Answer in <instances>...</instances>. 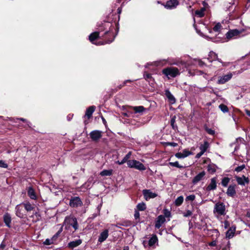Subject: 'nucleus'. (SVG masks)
<instances>
[{
    "mask_svg": "<svg viewBox=\"0 0 250 250\" xmlns=\"http://www.w3.org/2000/svg\"><path fill=\"white\" fill-rule=\"evenodd\" d=\"M219 108L224 113H226L229 111L228 107L224 104H221L219 105Z\"/></svg>",
    "mask_w": 250,
    "mask_h": 250,
    "instance_id": "32",
    "label": "nucleus"
},
{
    "mask_svg": "<svg viewBox=\"0 0 250 250\" xmlns=\"http://www.w3.org/2000/svg\"><path fill=\"white\" fill-rule=\"evenodd\" d=\"M65 229H69L71 226L76 230L78 229V224L76 218L72 216H68L65 218L63 225Z\"/></svg>",
    "mask_w": 250,
    "mask_h": 250,
    "instance_id": "3",
    "label": "nucleus"
},
{
    "mask_svg": "<svg viewBox=\"0 0 250 250\" xmlns=\"http://www.w3.org/2000/svg\"><path fill=\"white\" fill-rule=\"evenodd\" d=\"M245 167H246V166L245 165H244V164L242 165L241 166L236 167L235 168L234 171H236L237 172H239L241 171L242 170H243L245 168Z\"/></svg>",
    "mask_w": 250,
    "mask_h": 250,
    "instance_id": "39",
    "label": "nucleus"
},
{
    "mask_svg": "<svg viewBox=\"0 0 250 250\" xmlns=\"http://www.w3.org/2000/svg\"><path fill=\"white\" fill-rule=\"evenodd\" d=\"M221 28V24L220 23H217L213 28V30L215 32H218L220 31Z\"/></svg>",
    "mask_w": 250,
    "mask_h": 250,
    "instance_id": "33",
    "label": "nucleus"
},
{
    "mask_svg": "<svg viewBox=\"0 0 250 250\" xmlns=\"http://www.w3.org/2000/svg\"><path fill=\"white\" fill-rule=\"evenodd\" d=\"M208 245L212 247L215 246L216 245V241H212V242L208 243Z\"/></svg>",
    "mask_w": 250,
    "mask_h": 250,
    "instance_id": "59",
    "label": "nucleus"
},
{
    "mask_svg": "<svg viewBox=\"0 0 250 250\" xmlns=\"http://www.w3.org/2000/svg\"><path fill=\"white\" fill-rule=\"evenodd\" d=\"M227 244L226 247L224 248H223L222 250H229V246H230L229 241H227Z\"/></svg>",
    "mask_w": 250,
    "mask_h": 250,
    "instance_id": "58",
    "label": "nucleus"
},
{
    "mask_svg": "<svg viewBox=\"0 0 250 250\" xmlns=\"http://www.w3.org/2000/svg\"><path fill=\"white\" fill-rule=\"evenodd\" d=\"M178 0H169L167 1L164 5L165 8L168 9H172L175 8L179 5Z\"/></svg>",
    "mask_w": 250,
    "mask_h": 250,
    "instance_id": "9",
    "label": "nucleus"
},
{
    "mask_svg": "<svg viewBox=\"0 0 250 250\" xmlns=\"http://www.w3.org/2000/svg\"><path fill=\"white\" fill-rule=\"evenodd\" d=\"M183 201L184 197L182 196H180L176 199L174 203H182Z\"/></svg>",
    "mask_w": 250,
    "mask_h": 250,
    "instance_id": "44",
    "label": "nucleus"
},
{
    "mask_svg": "<svg viewBox=\"0 0 250 250\" xmlns=\"http://www.w3.org/2000/svg\"><path fill=\"white\" fill-rule=\"evenodd\" d=\"M234 178L236 180L237 184L242 186H245L246 184H248L250 182L249 178L246 177L244 175H243L241 177L235 176Z\"/></svg>",
    "mask_w": 250,
    "mask_h": 250,
    "instance_id": "8",
    "label": "nucleus"
},
{
    "mask_svg": "<svg viewBox=\"0 0 250 250\" xmlns=\"http://www.w3.org/2000/svg\"><path fill=\"white\" fill-rule=\"evenodd\" d=\"M0 167L6 168L8 167V165L3 160H0Z\"/></svg>",
    "mask_w": 250,
    "mask_h": 250,
    "instance_id": "45",
    "label": "nucleus"
},
{
    "mask_svg": "<svg viewBox=\"0 0 250 250\" xmlns=\"http://www.w3.org/2000/svg\"><path fill=\"white\" fill-rule=\"evenodd\" d=\"M196 74L197 75H201L202 74H204V73L202 71L199 70L196 71Z\"/></svg>",
    "mask_w": 250,
    "mask_h": 250,
    "instance_id": "61",
    "label": "nucleus"
},
{
    "mask_svg": "<svg viewBox=\"0 0 250 250\" xmlns=\"http://www.w3.org/2000/svg\"><path fill=\"white\" fill-rule=\"evenodd\" d=\"M175 156L178 159H183L185 158L182 152L177 153L175 154Z\"/></svg>",
    "mask_w": 250,
    "mask_h": 250,
    "instance_id": "46",
    "label": "nucleus"
},
{
    "mask_svg": "<svg viewBox=\"0 0 250 250\" xmlns=\"http://www.w3.org/2000/svg\"><path fill=\"white\" fill-rule=\"evenodd\" d=\"M230 181V179L228 177H224L223 178L221 184L223 187H227Z\"/></svg>",
    "mask_w": 250,
    "mask_h": 250,
    "instance_id": "30",
    "label": "nucleus"
},
{
    "mask_svg": "<svg viewBox=\"0 0 250 250\" xmlns=\"http://www.w3.org/2000/svg\"><path fill=\"white\" fill-rule=\"evenodd\" d=\"M114 27L109 22H104L103 24L102 28L99 29V32H95L89 36V41L97 45H103L105 43L112 42L116 36L114 34Z\"/></svg>",
    "mask_w": 250,
    "mask_h": 250,
    "instance_id": "1",
    "label": "nucleus"
},
{
    "mask_svg": "<svg viewBox=\"0 0 250 250\" xmlns=\"http://www.w3.org/2000/svg\"><path fill=\"white\" fill-rule=\"evenodd\" d=\"M230 145L231 146H235L234 152H235L238 149H239V146L238 145V144H237V143L236 142H235L234 143H232Z\"/></svg>",
    "mask_w": 250,
    "mask_h": 250,
    "instance_id": "52",
    "label": "nucleus"
},
{
    "mask_svg": "<svg viewBox=\"0 0 250 250\" xmlns=\"http://www.w3.org/2000/svg\"><path fill=\"white\" fill-rule=\"evenodd\" d=\"M82 243V241L81 239H78L73 241H71L68 244V247L73 249L74 248L80 245Z\"/></svg>",
    "mask_w": 250,
    "mask_h": 250,
    "instance_id": "20",
    "label": "nucleus"
},
{
    "mask_svg": "<svg viewBox=\"0 0 250 250\" xmlns=\"http://www.w3.org/2000/svg\"><path fill=\"white\" fill-rule=\"evenodd\" d=\"M84 188H90L92 186V180H90V179H88L87 182H86L83 185Z\"/></svg>",
    "mask_w": 250,
    "mask_h": 250,
    "instance_id": "38",
    "label": "nucleus"
},
{
    "mask_svg": "<svg viewBox=\"0 0 250 250\" xmlns=\"http://www.w3.org/2000/svg\"><path fill=\"white\" fill-rule=\"evenodd\" d=\"M209 146V143L207 141H204V144L200 145L199 148L202 152L205 153Z\"/></svg>",
    "mask_w": 250,
    "mask_h": 250,
    "instance_id": "25",
    "label": "nucleus"
},
{
    "mask_svg": "<svg viewBox=\"0 0 250 250\" xmlns=\"http://www.w3.org/2000/svg\"><path fill=\"white\" fill-rule=\"evenodd\" d=\"M165 95L167 97V98L168 99V101L171 103V104H174L176 102V100L173 95L171 93L170 91L168 89H166L165 91Z\"/></svg>",
    "mask_w": 250,
    "mask_h": 250,
    "instance_id": "19",
    "label": "nucleus"
},
{
    "mask_svg": "<svg viewBox=\"0 0 250 250\" xmlns=\"http://www.w3.org/2000/svg\"><path fill=\"white\" fill-rule=\"evenodd\" d=\"M213 212L216 217L226 214V208L224 204H215Z\"/></svg>",
    "mask_w": 250,
    "mask_h": 250,
    "instance_id": "7",
    "label": "nucleus"
},
{
    "mask_svg": "<svg viewBox=\"0 0 250 250\" xmlns=\"http://www.w3.org/2000/svg\"><path fill=\"white\" fill-rule=\"evenodd\" d=\"M133 109L136 113H142L145 110V108L143 106H134L133 107Z\"/></svg>",
    "mask_w": 250,
    "mask_h": 250,
    "instance_id": "26",
    "label": "nucleus"
},
{
    "mask_svg": "<svg viewBox=\"0 0 250 250\" xmlns=\"http://www.w3.org/2000/svg\"><path fill=\"white\" fill-rule=\"evenodd\" d=\"M62 228H63V226H62L61 227V228L58 231V232L55 234V236L57 237V238L58 237V236L60 235V233L62 232Z\"/></svg>",
    "mask_w": 250,
    "mask_h": 250,
    "instance_id": "54",
    "label": "nucleus"
},
{
    "mask_svg": "<svg viewBox=\"0 0 250 250\" xmlns=\"http://www.w3.org/2000/svg\"><path fill=\"white\" fill-rule=\"evenodd\" d=\"M57 239V237H56L55 235H54V236L50 239H52L53 242L54 243V242L56 241Z\"/></svg>",
    "mask_w": 250,
    "mask_h": 250,
    "instance_id": "63",
    "label": "nucleus"
},
{
    "mask_svg": "<svg viewBox=\"0 0 250 250\" xmlns=\"http://www.w3.org/2000/svg\"><path fill=\"white\" fill-rule=\"evenodd\" d=\"M205 11V8H202L201 9L199 10H196L195 12L196 15H197L198 17L201 18L204 16V12Z\"/></svg>",
    "mask_w": 250,
    "mask_h": 250,
    "instance_id": "28",
    "label": "nucleus"
},
{
    "mask_svg": "<svg viewBox=\"0 0 250 250\" xmlns=\"http://www.w3.org/2000/svg\"><path fill=\"white\" fill-rule=\"evenodd\" d=\"M53 243V242L52 239H46L45 240V241L44 242V244L46 245H49Z\"/></svg>",
    "mask_w": 250,
    "mask_h": 250,
    "instance_id": "47",
    "label": "nucleus"
},
{
    "mask_svg": "<svg viewBox=\"0 0 250 250\" xmlns=\"http://www.w3.org/2000/svg\"><path fill=\"white\" fill-rule=\"evenodd\" d=\"M146 209V204H138L136 210L138 211H143Z\"/></svg>",
    "mask_w": 250,
    "mask_h": 250,
    "instance_id": "35",
    "label": "nucleus"
},
{
    "mask_svg": "<svg viewBox=\"0 0 250 250\" xmlns=\"http://www.w3.org/2000/svg\"><path fill=\"white\" fill-rule=\"evenodd\" d=\"M112 169H105L100 172V175L102 176H110L112 174Z\"/></svg>",
    "mask_w": 250,
    "mask_h": 250,
    "instance_id": "27",
    "label": "nucleus"
},
{
    "mask_svg": "<svg viewBox=\"0 0 250 250\" xmlns=\"http://www.w3.org/2000/svg\"><path fill=\"white\" fill-rule=\"evenodd\" d=\"M250 34V27H247L240 29H233L228 31L226 34V37L228 39L236 38L237 37Z\"/></svg>",
    "mask_w": 250,
    "mask_h": 250,
    "instance_id": "2",
    "label": "nucleus"
},
{
    "mask_svg": "<svg viewBox=\"0 0 250 250\" xmlns=\"http://www.w3.org/2000/svg\"><path fill=\"white\" fill-rule=\"evenodd\" d=\"M203 5L204 6V8H205L208 6V4L207 3V2H206L205 1L203 2Z\"/></svg>",
    "mask_w": 250,
    "mask_h": 250,
    "instance_id": "62",
    "label": "nucleus"
},
{
    "mask_svg": "<svg viewBox=\"0 0 250 250\" xmlns=\"http://www.w3.org/2000/svg\"><path fill=\"white\" fill-rule=\"evenodd\" d=\"M102 132L100 130H93L90 134V137L93 141H97L102 137Z\"/></svg>",
    "mask_w": 250,
    "mask_h": 250,
    "instance_id": "12",
    "label": "nucleus"
},
{
    "mask_svg": "<svg viewBox=\"0 0 250 250\" xmlns=\"http://www.w3.org/2000/svg\"><path fill=\"white\" fill-rule=\"evenodd\" d=\"M206 130L209 134L210 135H213L215 133V131L210 128H207Z\"/></svg>",
    "mask_w": 250,
    "mask_h": 250,
    "instance_id": "49",
    "label": "nucleus"
},
{
    "mask_svg": "<svg viewBox=\"0 0 250 250\" xmlns=\"http://www.w3.org/2000/svg\"><path fill=\"white\" fill-rule=\"evenodd\" d=\"M24 208L27 211H30L34 208L33 204H24Z\"/></svg>",
    "mask_w": 250,
    "mask_h": 250,
    "instance_id": "42",
    "label": "nucleus"
},
{
    "mask_svg": "<svg viewBox=\"0 0 250 250\" xmlns=\"http://www.w3.org/2000/svg\"><path fill=\"white\" fill-rule=\"evenodd\" d=\"M236 230L235 226H231L226 232V238H231L233 237Z\"/></svg>",
    "mask_w": 250,
    "mask_h": 250,
    "instance_id": "22",
    "label": "nucleus"
},
{
    "mask_svg": "<svg viewBox=\"0 0 250 250\" xmlns=\"http://www.w3.org/2000/svg\"><path fill=\"white\" fill-rule=\"evenodd\" d=\"M165 221L166 219L164 216L162 215L158 216L155 222V228L157 229H159Z\"/></svg>",
    "mask_w": 250,
    "mask_h": 250,
    "instance_id": "14",
    "label": "nucleus"
},
{
    "mask_svg": "<svg viewBox=\"0 0 250 250\" xmlns=\"http://www.w3.org/2000/svg\"><path fill=\"white\" fill-rule=\"evenodd\" d=\"M5 247V245L3 243H2L0 245V249H3Z\"/></svg>",
    "mask_w": 250,
    "mask_h": 250,
    "instance_id": "64",
    "label": "nucleus"
},
{
    "mask_svg": "<svg viewBox=\"0 0 250 250\" xmlns=\"http://www.w3.org/2000/svg\"><path fill=\"white\" fill-rule=\"evenodd\" d=\"M108 236V230L107 229L104 230L102 232L98 238V241L100 243H102L104 241Z\"/></svg>",
    "mask_w": 250,
    "mask_h": 250,
    "instance_id": "15",
    "label": "nucleus"
},
{
    "mask_svg": "<svg viewBox=\"0 0 250 250\" xmlns=\"http://www.w3.org/2000/svg\"><path fill=\"white\" fill-rule=\"evenodd\" d=\"M169 165L170 166H172V167H178V168H183L184 167L182 166H181L179 164V163L178 161H176L175 162H169Z\"/></svg>",
    "mask_w": 250,
    "mask_h": 250,
    "instance_id": "34",
    "label": "nucleus"
},
{
    "mask_svg": "<svg viewBox=\"0 0 250 250\" xmlns=\"http://www.w3.org/2000/svg\"><path fill=\"white\" fill-rule=\"evenodd\" d=\"M182 153L185 158L192 154V152L187 149H184Z\"/></svg>",
    "mask_w": 250,
    "mask_h": 250,
    "instance_id": "37",
    "label": "nucleus"
},
{
    "mask_svg": "<svg viewBox=\"0 0 250 250\" xmlns=\"http://www.w3.org/2000/svg\"><path fill=\"white\" fill-rule=\"evenodd\" d=\"M27 194L28 196L32 199L35 200L37 198V195L35 190L32 187L27 188Z\"/></svg>",
    "mask_w": 250,
    "mask_h": 250,
    "instance_id": "18",
    "label": "nucleus"
},
{
    "mask_svg": "<svg viewBox=\"0 0 250 250\" xmlns=\"http://www.w3.org/2000/svg\"><path fill=\"white\" fill-rule=\"evenodd\" d=\"M229 226V223L228 221H225L224 222V226L225 229H227Z\"/></svg>",
    "mask_w": 250,
    "mask_h": 250,
    "instance_id": "57",
    "label": "nucleus"
},
{
    "mask_svg": "<svg viewBox=\"0 0 250 250\" xmlns=\"http://www.w3.org/2000/svg\"><path fill=\"white\" fill-rule=\"evenodd\" d=\"M175 121H176V117L174 116H173V117L171 119V120H170V124H171V125L172 127L174 129H177V125H175Z\"/></svg>",
    "mask_w": 250,
    "mask_h": 250,
    "instance_id": "36",
    "label": "nucleus"
},
{
    "mask_svg": "<svg viewBox=\"0 0 250 250\" xmlns=\"http://www.w3.org/2000/svg\"><path fill=\"white\" fill-rule=\"evenodd\" d=\"M134 217L135 219H139L140 218V213L139 211L135 209V213H134Z\"/></svg>",
    "mask_w": 250,
    "mask_h": 250,
    "instance_id": "50",
    "label": "nucleus"
},
{
    "mask_svg": "<svg viewBox=\"0 0 250 250\" xmlns=\"http://www.w3.org/2000/svg\"><path fill=\"white\" fill-rule=\"evenodd\" d=\"M198 64L199 66L202 67L205 65V62H203L202 61L199 60L198 61Z\"/></svg>",
    "mask_w": 250,
    "mask_h": 250,
    "instance_id": "56",
    "label": "nucleus"
},
{
    "mask_svg": "<svg viewBox=\"0 0 250 250\" xmlns=\"http://www.w3.org/2000/svg\"><path fill=\"white\" fill-rule=\"evenodd\" d=\"M236 74V72H229L227 74L219 76L217 81V84H223L229 82L232 78L233 75Z\"/></svg>",
    "mask_w": 250,
    "mask_h": 250,
    "instance_id": "6",
    "label": "nucleus"
},
{
    "mask_svg": "<svg viewBox=\"0 0 250 250\" xmlns=\"http://www.w3.org/2000/svg\"><path fill=\"white\" fill-rule=\"evenodd\" d=\"M143 194L144 198L146 201H148L151 198H154L157 196V194L155 193L152 192L149 189H144L143 190Z\"/></svg>",
    "mask_w": 250,
    "mask_h": 250,
    "instance_id": "11",
    "label": "nucleus"
},
{
    "mask_svg": "<svg viewBox=\"0 0 250 250\" xmlns=\"http://www.w3.org/2000/svg\"><path fill=\"white\" fill-rule=\"evenodd\" d=\"M192 215V211L188 210L186 212L183 213V215L185 217H188Z\"/></svg>",
    "mask_w": 250,
    "mask_h": 250,
    "instance_id": "51",
    "label": "nucleus"
},
{
    "mask_svg": "<svg viewBox=\"0 0 250 250\" xmlns=\"http://www.w3.org/2000/svg\"><path fill=\"white\" fill-rule=\"evenodd\" d=\"M207 60L210 62L213 61L217 60L219 62L222 63L223 66H227L226 62H222L221 60L217 58V55L213 52H210L208 54V58H207Z\"/></svg>",
    "mask_w": 250,
    "mask_h": 250,
    "instance_id": "10",
    "label": "nucleus"
},
{
    "mask_svg": "<svg viewBox=\"0 0 250 250\" xmlns=\"http://www.w3.org/2000/svg\"><path fill=\"white\" fill-rule=\"evenodd\" d=\"M167 146H170L173 147H176L177 146L178 144L175 142H167L166 143Z\"/></svg>",
    "mask_w": 250,
    "mask_h": 250,
    "instance_id": "48",
    "label": "nucleus"
},
{
    "mask_svg": "<svg viewBox=\"0 0 250 250\" xmlns=\"http://www.w3.org/2000/svg\"><path fill=\"white\" fill-rule=\"evenodd\" d=\"M206 175V172L204 171H203L199 173H198L196 176H195L193 180H192V183L193 184L195 185L202 180H203L205 176Z\"/></svg>",
    "mask_w": 250,
    "mask_h": 250,
    "instance_id": "13",
    "label": "nucleus"
},
{
    "mask_svg": "<svg viewBox=\"0 0 250 250\" xmlns=\"http://www.w3.org/2000/svg\"><path fill=\"white\" fill-rule=\"evenodd\" d=\"M195 196L194 195H190L188 196L186 198V202H192L195 199Z\"/></svg>",
    "mask_w": 250,
    "mask_h": 250,
    "instance_id": "41",
    "label": "nucleus"
},
{
    "mask_svg": "<svg viewBox=\"0 0 250 250\" xmlns=\"http://www.w3.org/2000/svg\"><path fill=\"white\" fill-rule=\"evenodd\" d=\"M216 187L217 185L216 178H212V179H211L210 183L207 187V190L210 191L212 190H214L216 188Z\"/></svg>",
    "mask_w": 250,
    "mask_h": 250,
    "instance_id": "17",
    "label": "nucleus"
},
{
    "mask_svg": "<svg viewBox=\"0 0 250 250\" xmlns=\"http://www.w3.org/2000/svg\"><path fill=\"white\" fill-rule=\"evenodd\" d=\"M235 189L236 185H229L227 189V195L230 197H233L236 194Z\"/></svg>",
    "mask_w": 250,
    "mask_h": 250,
    "instance_id": "16",
    "label": "nucleus"
},
{
    "mask_svg": "<svg viewBox=\"0 0 250 250\" xmlns=\"http://www.w3.org/2000/svg\"><path fill=\"white\" fill-rule=\"evenodd\" d=\"M144 76V78L146 80H149V79H151V78H152L151 75L150 74H148V73H145Z\"/></svg>",
    "mask_w": 250,
    "mask_h": 250,
    "instance_id": "53",
    "label": "nucleus"
},
{
    "mask_svg": "<svg viewBox=\"0 0 250 250\" xmlns=\"http://www.w3.org/2000/svg\"><path fill=\"white\" fill-rule=\"evenodd\" d=\"M95 109L96 107L94 105L89 106L86 110L85 117H86L88 119H89L92 116Z\"/></svg>",
    "mask_w": 250,
    "mask_h": 250,
    "instance_id": "21",
    "label": "nucleus"
},
{
    "mask_svg": "<svg viewBox=\"0 0 250 250\" xmlns=\"http://www.w3.org/2000/svg\"><path fill=\"white\" fill-rule=\"evenodd\" d=\"M131 155V152H129L123 159V160L121 161V164H124L125 162L127 163L128 159L130 157Z\"/></svg>",
    "mask_w": 250,
    "mask_h": 250,
    "instance_id": "31",
    "label": "nucleus"
},
{
    "mask_svg": "<svg viewBox=\"0 0 250 250\" xmlns=\"http://www.w3.org/2000/svg\"><path fill=\"white\" fill-rule=\"evenodd\" d=\"M62 228H63V226H62L61 227V228L58 231V232L55 234V236L57 237V238L58 237V236L60 235V233L62 232Z\"/></svg>",
    "mask_w": 250,
    "mask_h": 250,
    "instance_id": "55",
    "label": "nucleus"
},
{
    "mask_svg": "<svg viewBox=\"0 0 250 250\" xmlns=\"http://www.w3.org/2000/svg\"><path fill=\"white\" fill-rule=\"evenodd\" d=\"M163 213L164 214L165 217H169L171 215L170 211L167 208H165L163 210Z\"/></svg>",
    "mask_w": 250,
    "mask_h": 250,
    "instance_id": "40",
    "label": "nucleus"
},
{
    "mask_svg": "<svg viewBox=\"0 0 250 250\" xmlns=\"http://www.w3.org/2000/svg\"><path fill=\"white\" fill-rule=\"evenodd\" d=\"M4 222L5 223L6 225L8 227H10V223L11 221V217L9 214L6 213L4 214L3 216Z\"/></svg>",
    "mask_w": 250,
    "mask_h": 250,
    "instance_id": "24",
    "label": "nucleus"
},
{
    "mask_svg": "<svg viewBox=\"0 0 250 250\" xmlns=\"http://www.w3.org/2000/svg\"><path fill=\"white\" fill-rule=\"evenodd\" d=\"M127 166L131 168H135L139 170H145L146 168L145 166L139 161L135 160H128Z\"/></svg>",
    "mask_w": 250,
    "mask_h": 250,
    "instance_id": "5",
    "label": "nucleus"
},
{
    "mask_svg": "<svg viewBox=\"0 0 250 250\" xmlns=\"http://www.w3.org/2000/svg\"><path fill=\"white\" fill-rule=\"evenodd\" d=\"M204 153L202 152L201 151L197 153L195 156L196 158H197V159H199V158H200L204 154Z\"/></svg>",
    "mask_w": 250,
    "mask_h": 250,
    "instance_id": "60",
    "label": "nucleus"
},
{
    "mask_svg": "<svg viewBox=\"0 0 250 250\" xmlns=\"http://www.w3.org/2000/svg\"><path fill=\"white\" fill-rule=\"evenodd\" d=\"M208 170L209 172L213 173L215 172L216 170L215 167L211 166V165H208Z\"/></svg>",
    "mask_w": 250,
    "mask_h": 250,
    "instance_id": "43",
    "label": "nucleus"
},
{
    "mask_svg": "<svg viewBox=\"0 0 250 250\" xmlns=\"http://www.w3.org/2000/svg\"><path fill=\"white\" fill-rule=\"evenodd\" d=\"M69 203H82V201L79 197L75 196L71 198Z\"/></svg>",
    "mask_w": 250,
    "mask_h": 250,
    "instance_id": "29",
    "label": "nucleus"
},
{
    "mask_svg": "<svg viewBox=\"0 0 250 250\" xmlns=\"http://www.w3.org/2000/svg\"><path fill=\"white\" fill-rule=\"evenodd\" d=\"M163 74L166 76L168 79L174 78L180 75L179 69L176 67H169L164 69L162 71Z\"/></svg>",
    "mask_w": 250,
    "mask_h": 250,
    "instance_id": "4",
    "label": "nucleus"
},
{
    "mask_svg": "<svg viewBox=\"0 0 250 250\" xmlns=\"http://www.w3.org/2000/svg\"><path fill=\"white\" fill-rule=\"evenodd\" d=\"M158 244V238L156 235H153L148 241V245L149 247H153L155 244Z\"/></svg>",
    "mask_w": 250,
    "mask_h": 250,
    "instance_id": "23",
    "label": "nucleus"
}]
</instances>
